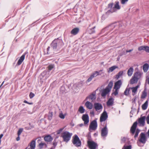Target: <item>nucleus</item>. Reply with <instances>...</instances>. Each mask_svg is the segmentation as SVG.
Wrapping results in <instances>:
<instances>
[{"instance_id":"57","label":"nucleus","mask_w":149,"mask_h":149,"mask_svg":"<svg viewBox=\"0 0 149 149\" xmlns=\"http://www.w3.org/2000/svg\"><path fill=\"white\" fill-rule=\"evenodd\" d=\"M50 47H49L47 49V51L48 52H49V49L50 48Z\"/></svg>"},{"instance_id":"51","label":"nucleus","mask_w":149,"mask_h":149,"mask_svg":"<svg viewBox=\"0 0 149 149\" xmlns=\"http://www.w3.org/2000/svg\"><path fill=\"white\" fill-rule=\"evenodd\" d=\"M24 103L28 104H32V103H29L27 101H26V100H24Z\"/></svg>"},{"instance_id":"59","label":"nucleus","mask_w":149,"mask_h":149,"mask_svg":"<svg viewBox=\"0 0 149 149\" xmlns=\"http://www.w3.org/2000/svg\"><path fill=\"white\" fill-rule=\"evenodd\" d=\"M64 88V87H61V90H62V89H63Z\"/></svg>"},{"instance_id":"58","label":"nucleus","mask_w":149,"mask_h":149,"mask_svg":"<svg viewBox=\"0 0 149 149\" xmlns=\"http://www.w3.org/2000/svg\"><path fill=\"white\" fill-rule=\"evenodd\" d=\"M79 125L80 127H81L83 125V124H81Z\"/></svg>"},{"instance_id":"4","label":"nucleus","mask_w":149,"mask_h":149,"mask_svg":"<svg viewBox=\"0 0 149 149\" xmlns=\"http://www.w3.org/2000/svg\"><path fill=\"white\" fill-rule=\"evenodd\" d=\"M141 74L139 72H136L134 74V76L132 77L130 80V84H133L136 83L138 80L141 77Z\"/></svg>"},{"instance_id":"60","label":"nucleus","mask_w":149,"mask_h":149,"mask_svg":"<svg viewBox=\"0 0 149 149\" xmlns=\"http://www.w3.org/2000/svg\"><path fill=\"white\" fill-rule=\"evenodd\" d=\"M4 83V81H3L2 82V84H2V85H3V84Z\"/></svg>"},{"instance_id":"33","label":"nucleus","mask_w":149,"mask_h":149,"mask_svg":"<svg viewBox=\"0 0 149 149\" xmlns=\"http://www.w3.org/2000/svg\"><path fill=\"white\" fill-rule=\"evenodd\" d=\"M98 75H103V77L104 76V72H103V70H99L98 71Z\"/></svg>"},{"instance_id":"12","label":"nucleus","mask_w":149,"mask_h":149,"mask_svg":"<svg viewBox=\"0 0 149 149\" xmlns=\"http://www.w3.org/2000/svg\"><path fill=\"white\" fill-rule=\"evenodd\" d=\"M98 71H95L90 76V77L88 79L87 81L89 82L91 81L92 79L94 77L98 75Z\"/></svg>"},{"instance_id":"26","label":"nucleus","mask_w":149,"mask_h":149,"mask_svg":"<svg viewBox=\"0 0 149 149\" xmlns=\"http://www.w3.org/2000/svg\"><path fill=\"white\" fill-rule=\"evenodd\" d=\"M44 139L45 141H50L53 139L52 138L50 135L45 136L44 138Z\"/></svg>"},{"instance_id":"61","label":"nucleus","mask_w":149,"mask_h":149,"mask_svg":"<svg viewBox=\"0 0 149 149\" xmlns=\"http://www.w3.org/2000/svg\"><path fill=\"white\" fill-rule=\"evenodd\" d=\"M4 83V81H3L2 82V84H2V85H3V84Z\"/></svg>"},{"instance_id":"46","label":"nucleus","mask_w":149,"mask_h":149,"mask_svg":"<svg viewBox=\"0 0 149 149\" xmlns=\"http://www.w3.org/2000/svg\"><path fill=\"white\" fill-rule=\"evenodd\" d=\"M139 133V131H138V130H137L134 136L135 137H136L138 136Z\"/></svg>"},{"instance_id":"21","label":"nucleus","mask_w":149,"mask_h":149,"mask_svg":"<svg viewBox=\"0 0 149 149\" xmlns=\"http://www.w3.org/2000/svg\"><path fill=\"white\" fill-rule=\"evenodd\" d=\"M134 72V69L132 67H130L128 70L127 74L128 76H131Z\"/></svg>"},{"instance_id":"14","label":"nucleus","mask_w":149,"mask_h":149,"mask_svg":"<svg viewBox=\"0 0 149 149\" xmlns=\"http://www.w3.org/2000/svg\"><path fill=\"white\" fill-rule=\"evenodd\" d=\"M145 116H143L139 118V123L140 125L141 126H144L145 123Z\"/></svg>"},{"instance_id":"49","label":"nucleus","mask_w":149,"mask_h":149,"mask_svg":"<svg viewBox=\"0 0 149 149\" xmlns=\"http://www.w3.org/2000/svg\"><path fill=\"white\" fill-rule=\"evenodd\" d=\"M45 143H41L39 144V146L40 148H42L43 146L44 145Z\"/></svg>"},{"instance_id":"23","label":"nucleus","mask_w":149,"mask_h":149,"mask_svg":"<svg viewBox=\"0 0 149 149\" xmlns=\"http://www.w3.org/2000/svg\"><path fill=\"white\" fill-rule=\"evenodd\" d=\"M139 87V86L137 85L135 87L130 88V89H131L132 90V92L133 93H132L133 95H135L136 93L137 92V89Z\"/></svg>"},{"instance_id":"52","label":"nucleus","mask_w":149,"mask_h":149,"mask_svg":"<svg viewBox=\"0 0 149 149\" xmlns=\"http://www.w3.org/2000/svg\"><path fill=\"white\" fill-rule=\"evenodd\" d=\"M133 50V49H130V50H126V52L127 53V52H130L131 51H132Z\"/></svg>"},{"instance_id":"64","label":"nucleus","mask_w":149,"mask_h":149,"mask_svg":"<svg viewBox=\"0 0 149 149\" xmlns=\"http://www.w3.org/2000/svg\"><path fill=\"white\" fill-rule=\"evenodd\" d=\"M1 141H0V144H1Z\"/></svg>"},{"instance_id":"28","label":"nucleus","mask_w":149,"mask_h":149,"mask_svg":"<svg viewBox=\"0 0 149 149\" xmlns=\"http://www.w3.org/2000/svg\"><path fill=\"white\" fill-rule=\"evenodd\" d=\"M123 71H120L118 74L116 75V78L117 79H118L123 75Z\"/></svg>"},{"instance_id":"24","label":"nucleus","mask_w":149,"mask_h":149,"mask_svg":"<svg viewBox=\"0 0 149 149\" xmlns=\"http://www.w3.org/2000/svg\"><path fill=\"white\" fill-rule=\"evenodd\" d=\"M149 66L148 64L146 63L143 66V70L145 72H146L148 70Z\"/></svg>"},{"instance_id":"3","label":"nucleus","mask_w":149,"mask_h":149,"mask_svg":"<svg viewBox=\"0 0 149 149\" xmlns=\"http://www.w3.org/2000/svg\"><path fill=\"white\" fill-rule=\"evenodd\" d=\"M72 135V133L68 131H65L63 132L61 137L63 138L64 141L68 142L70 140Z\"/></svg>"},{"instance_id":"8","label":"nucleus","mask_w":149,"mask_h":149,"mask_svg":"<svg viewBox=\"0 0 149 149\" xmlns=\"http://www.w3.org/2000/svg\"><path fill=\"white\" fill-rule=\"evenodd\" d=\"M97 127V123L95 120L93 121L90 123L89 128L92 130H95Z\"/></svg>"},{"instance_id":"11","label":"nucleus","mask_w":149,"mask_h":149,"mask_svg":"<svg viewBox=\"0 0 149 149\" xmlns=\"http://www.w3.org/2000/svg\"><path fill=\"white\" fill-rule=\"evenodd\" d=\"M122 84V81L119 80L115 83L114 89H119Z\"/></svg>"},{"instance_id":"9","label":"nucleus","mask_w":149,"mask_h":149,"mask_svg":"<svg viewBox=\"0 0 149 149\" xmlns=\"http://www.w3.org/2000/svg\"><path fill=\"white\" fill-rule=\"evenodd\" d=\"M108 116L107 113L106 111H104L102 113L100 118V121L101 122L105 121L107 118Z\"/></svg>"},{"instance_id":"10","label":"nucleus","mask_w":149,"mask_h":149,"mask_svg":"<svg viewBox=\"0 0 149 149\" xmlns=\"http://www.w3.org/2000/svg\"><path fill=\"white\" fill-rule=\"evenodd\" d=\"M95 92L93 93L88 96L86 98L85 100H86L88 99L91 100L92 101H93L96 98L95 95Z\"/></svg>"},{"instance_id":"36","label":"nucleus","mask_w":149,"mask_h":149,"mask_svg":"<svg viewBox=\"0 0 149 149\" xmlns=\"http://www.w3.org/2000/svg\"><path fill=\"white\" fill-rule=\"evenodd\" d=\"M95 28V26H94L93 28L90 29L89 32L90 34H91L95 32L94 29Z\"/></svg>"},{"instance_id":"47","label":"nucleus","mask_w":149,"mask_h":149,"mask_svg":"<svg viewBox=\"0 0 149 149\" xmlns=\"http://www.w3.org/2000/svg\"><path fill=\"white\" fill-rule=\"evenodd\" d=\"M146 120L147 121V124H149V115H148L146 118Z\"/></svg>"},{"instance_id":"19","label":"nucleus","mask_w":149,"mask_h":149,"mask_svg":"<svg viewBox=\"0 0 149 149\" xmlns=\"http://www.w3.org/2000/svg\"><path fill=\"white\" fill-rule=\"evenodd\" d=\"M25 56V54H23L20 58L19 59V60L17 63V65H20L22 62L24 60V59Z\"/></svg>"},{"instance_id":"31","label":"nucleus","mask_w":149,"mask_h":149,"mask_svg":"<svg viewBox=\"0 0 149 149\" xmlns=\"http://www.w3.org/2000/svg\"><path fill=\"white\" fill-rule=\"evenodd\" d=\"M78 111L81 113H82L84 112L85 110L84 107L82 106H81L79 107Z\"/></svg>"},{"instance_id":"56","label":"nucleus","mask_w":149,"mask_h":149,"mask_svg":"<svg viewBox=\"0 0 149 149\" xmlns=\"http://www.w3.org/2000/svg\"><path fill=\"white\" fill-rule=\"evenodd\" d=\"M147 133L148 137H149V129L148 130Z\"/></svg>"},{"instance_id":"2","label":"nucleus","mask_w":149,"mask_h":149,"mask_svg":"<svg viewBox=\"0 0 149 149\" xmlns=\"http://www.w3.org/2000/svg\"><path fill=\"white\" fill-rule=\"evenodd\" d=\"M113 85V82L110 81L107 86L105 89L102 90L101 91V95L103 98H105L107 95L110 91Z\"/></svg>"},{"instance_id":"22","label":"nucleus","mask_w":149,"mask_h":149,"mask_svg":"<svg viewBox=\"0 0 149 149\" xmlns=\"http://www.w3.org/2000/svg\"><path fill=\"white\" fill-rule=\"evenodd\" d=\"M118 68V67L116 65L113 66L110 68H109L107 70V72L108 73L112 72L116 69Z\"/></svg>"},{"instance_id":"62","label":"nucleus","mask_w":149,"mask_h":149,"mask_svg":"<svg viewBox=\"0 0 149 149\" xmlns=\"http://www.w3.org/2000/svg\"><path fill=\"white\" fill-rule=\"evenodd\" d=\"M2 84H1V85L0 86V88L2 86Z\"/></svg>"},{"instance_id":"48","label":"nucleus","mask_w":149,"mask_h":149,"mask_svg":"<svg viewBox=\"0 0 149 149\" xmlns=\"http://www.w3.org/2000/svg\"><path fill=\"white\" fill-rule=\"evenodd\" d=\"M113 6V3H110L108 4V8H109L111 9V8H112Z\"/></svg>"},{"instance_id":"34","label":"nucleus","mask_w":149,"mask_h":149,"mask_svg":"<svg viewBox=\"0 0 149 149\" xmlns=\"http://www.w3.org/2000/svg\"><path fill=\"white\" fill-rule=\"evenodd\" d=\"M145 46H142L139 47L138 49V50L140 51L142 50H145Z\"/></svg>"},{"instance_id":"37","label":"nucleus","mask_w":149,"mask_h":149,"mask_svg":"<svg viewBox=\"0 0 149 149\" xmlns=\"http://www.w3.org/2000/svg\"><path fill=\"white\" fill-rule=\"evenodd\" d=\"M23 130V129L22 128L19 129L17 132L18 136H20V134H21Z\"/></svg>"},{"instance_id":"50","label":"nucleus","mask_w":149,"mask_h":149,"mask_svg":"<svg viewBox=\"0 0 149 149\" xmlns=\"http://www.w3.org/2000/svg\"><path fill=\"white\" fill-rule=\"evenodd\" d=\"M126 138L124 137L122 139L121 141L123 142H124L126 141Z\"/></svg>"},{"instance_id":"41","label":"nucleus","mask_w":149,"mask_h":149,"mask_svg":"<svg viewBox=\"0 0 149 149\" xmlns=\"http://www.w3.org/2000/svg\"><path fill=\"white\" fill-rule=\"evenodd\" d=\"M64 128H61L59 130H58L57 131V134H58L60 133L61 132H62Z\"/></svg>"},{"instance_id":"29","label":"nucleus","mask_w":149,"mask_h":149,"mask_svg":"<svg viewBox=\"0 0 149 149\" xmlns=\"http://www.w3.org/2000/svg\"><path fill=\"white\" fill-rule=\"evenodd\" d=\"M148 106V101H146L145 103L142 105V108L143 110H146Z\"/></svg>"},{"instance_id":"53","label":"nucleus","mask_w":149,"mask_h":149,"mask_svg":"<svg viewBox=\"0 0 149 149\" xmlns=\"http://www.w3.org/2000/svg\"><path fill=\"white\" fill-rule=\"evenodd\" d=\"M146 82H147L148 84H149V77L146 80Z\"/></svg>"},{"instance_id":"25","label":"nucleus","mask_w":149,"mask_h":149,"mask_svg":"<svg viewBox=\"0 0 149 149\" xmlns=\"http://www.w3.org/2000/svg\"><path fill=\"white\" fill-rule=\"evenodd\" d=\"M114 99L113 98H110L107 102V104L108 106H112L113 104Z\"/></svg>"},{"instance_id":"17","label":"nucleus","mask_w":149,"mask_h":149,"mask_svg":"<svg viewBox=\"0 0 149 149\" xmlns=\"http://www.w3.org/2000/svg\"><path fill=\"white\" fill-rule=\"evenodd\" d=\"M140 139L139 141L143 143H145L146 142V137L145 134L143 133H141L140 134Z\"/></svg>"},{"instance_id":"27","label":"nucleus","mask_w":149,"mask_h":149,"mask_svg":"<svg viewBox=\"0 0 149 149\" xmlns=\"http://www.w3.org/2000/svg\"><path fill=\"white\" fill-rule=\"evenodd\" d=\"M36 146V142L35 141H32L30 143V146L31 149H34Z\"/></svg>"},{"instance_id":"7","label":"nucleus","mask_w":149,"mask_h":149,"mask_svg":"<svg viewBox=\"0 0 149 149\" xmlns=\"http://www.w3.org/2000/svg\"><path fill=\"white\" fill-rule=\"evenodd\" d=\"M82 119L84 122V125H88L89 121L88 115L86 114H83L82 116Z\"/></svg>"},{"instance_id":"38","label":"nucleus","mask_w":149,"mask_h":149,"mask_svg":"<svg viewBox=\"0 0 149 149\" xmlns=\"http://www.w3.org/2000/svg\"><path fill=\"white\" fill-rule=\"evenodd\" d=\"M132 147L130 145L127 146H124L122 149H131Z\"/></svg>"},{"instance_id":"20","label":"nucleus","mask_w":149,"mask_h":149,"mask_svg":"<svg viewBox=\"0 0 149 149\" xmlns=\"http://www.w3.org/2000/svg\"><path fill=\"white\" fill-rule=\"evenodd\" d=\"M79 31V29L78 28H76L72 30L71 33L72 34L76 35L78 33Z\"/></svg>"},{"instance_id":"1","label":"nucleus","mask_w":149,"mask_h":149,"mask_svg":"<svg viewBox=\"0 0 149 149\" xmlns=\"http://www.w3.org/2000/svg\"><path fill=\"white\" fill-rule=\"evenodd\" d=\"M63 45L62 40L57 39L54 40L51 44V48L54 51L59 49Z\"/></svg>"},{"instance_id":"30","label":"nucleus","mask_w":149,"mask_h":149,"mask_svg":"<svg viewBox=\"0 0 149 149\" xmlns=\"http://www.w3.org/2000/svg\"><path fill=\"white\" fill-rule=\"evenodd\" d=\"M147 96V93L145 90L142 92L141 98L142 99L145 98Z\"/></svg>"},{"instance_id":"5","label":"nucleus","mask_w":149,"mask_h":149,"mask_svg":"<svg viewBox=\"0 0 149 149\" xmlns=\"http://www.w3.org/2000/svg\"><path fill=\"white\" fill-rule=\"evenodd\" d=\"M72 142L74 146L77 147L80 146L81 144V141L77 135H75L73 137Z\"/></svg>"},{"instance_id":"32","label":"nucleus","mask_w":149,"mask_h":149,"mask_svg":"<svg viewBox=\"0 0 149 149\" xmlns=\"http://www.w3.org/2000/svg\"><path fill=\"white\" fill-rule=\"evenodd\" d=\"M130 91V88H126L124 92L125 95H128Z\"/></svg>"},{"instance_id":"42","label":"nucleus","mask_w":149,"mask_h":149,"mask_svg":"<svg viewBox=\"0 0 149 149\" xmlns=\"http://www.w3.org/2000/svg\"><path fill=\"white\" fill-rule=\"evenodd\" d=\"M145 50L146 52L149 53V47L146 46Z\"/></svg>"},{"instance_id":"35","label":"nucleus","mask_w":149,"mask_h":149,"mask_svg":"<svg viewBox=\"0 0 149 149\" xmlns=\"http://www.w3.org/2000/svg\"><path fill=\"white\" fill-rule=\"evenodd\" d=\"M119 2H116V3L114 7L115 8L118 9H120V7L119 5Z\"/></svg>"},{"instance_id":"43","label":"nucleus","mask_w":149,"mask_h":149,"mask_svg":"<svg viewBox=\"0 0 149 149\" xmlns=\"http://www.w3.org/2000/svg\"><path fill=\"white\" fill-rule=\"evenodd\" d=\"M35 95L32 92L30 93L29 96L30 98H32Z\"/></svg>"},{"instance_id":"55","label":"nucleus","mask_w":149,"mask_h":149,"mask_svg":"<svg viewBox=\"0 0 149 149\" xmlns=\"http://www.w3.org/2000/svg\"><path fill=\"white\" fill-rule=\"evenodd\" d=\"M3 136V134H1L0 135V141H1V139Z\"/></svg>"},{"instance_id":"44","label":"nucleus","mask_w":149,"mask_h":149,"mask_svg":"<svg viewBox=\"0 0 149 149\" xmlns=\"http://www.w3.org/2000/svg\"><path fill=\"white\" fill-rule=\"evenodd\" d=\"M115 89V91L113 93V94L115 95H117L118 93V90L119 89Z\"/></svg>"},{"instance_id":"63","label":"nucleus","mask_w":149,"mask_h":149,"mask_svg":"<svg viewBox=\"0 0 149 149\" xmlns=\"http://www.w3.org/2000/svg\"><path fill=\"white\" fill-rule=\"evenodd\" d=\"M91 113H92V114H93V112Z\"/></svg>"},{"instance_id":"18","label":"nucleus","mask_w":149,"mask_h":149,"mask_svg":"<svg viewBox=\"0 0 149 149\" xmlns=\"http://www.w3.org/2000/svg\"><path fill=\"white\" fill-rule=\"evenodd\" d=\"M85 105L86 107L89 109H91L93 108V106L92 103L88 101L86 102Z\"/></svg>"},{"instance_id":"39","label":"nucleus","mask_w":149,"mask_h":149,"mask_svg":"<svg viewBox=\"0 0 149 149\" xmlns=\"http://www.w3.org/2000/svg\"><path fill=\"white\" fill-rule=\"evenodd\" d=\"M54 67V65H49L48 67V69L50 70L52 69Z\"/></svg>"},{"instance_id":"40","label":"nucleus","mask_w":149,"mask_h":149,"mask_svg":"<svg viewBox=\"0 0 149 149\" xmlns=\"http://www.w3.org/2000/svg\"><path fill=\"white\" fill-rule=\"evenodd\" d=\"M59 116L61 118L64 119L65 118V116L62 113H60Z\"/></svg>"},{"instance_id":"16","label":"nucleus","mask_w":149,"mask_h":149,"mask_svg":"<svg viewBox=\"0 0 149 149\" xmlns=\"http://www.w3.org/2000/svg\"><path fill=\"white\" fill-rule=\"evenodd\" d=\"M137 122H134L133 124V125L132 126L130 131L131 132L134 134L135 133V130L136 129V127L137 126Z\"/></svg>"},{"instance_id":"54","label":"nucleus","mask_w":149,"mask_h":149,"mask_svg":"<svg viewBox=\"0 0 149 149\" xmlns=\"http://www.w3.org/2000/svg\"><path fill=\"white\" fill-rule=\"evenodd\" d=\"M20 140L19 136H18V137L16 138V140L19 141Z\"/></svg>"},{"instance_id":"15","label":"nucleus","mask_w":149,"mask_h":149,"mask_svg":"<svg viewBox=\"0 0 149 149\" xmlns=\"http://www.w3.org/2000/svg\"><path fill=\"white\" fill-rule=\"evenodd\" d=\"M94 108L96 111L102 109V105L99 103H95L94 104Z\"/></svg>"},{"instance_id":"13","label":"nucleus","mask_w":149,"mask_h":149,"mask_svg":"<svg viewBox=\"0 0 149 149\" xmlns=\"http://www.w3.org/2000/svg\"><path fill=\"white\" fill-rule=\"evenodd\" d=\"M108 133V130L106 126L103 128L101 130V136L104 137L106 136Z\"/></svg>"},{"instance_id":"6","label":"nucleus","mask_w":149,"mask_h":149,"mask_svg":"<svg viewBox=\"0 0 149 149\" xmlns=\"http://www.w3.org/2000/svg\"><path fill=\"white\" fill-rule=\"evenodd\" d=\"M88 144L90 149H95L97 147V143L93 141H88Z\"/></svg>"},{"instance_id":"45","label":"nucleus","mask_w":149,"mask_h":149,"mask_svg":"<svg viewBox=\"0 0 149 149\" xmlns=\"http://www.w3.org/2000/svg\"><path fill=\"white\" fill-rule=\"evenodd\" d=\"M128 1V0H122L121 1V3L123 4H125V3Z\"/></svg>"}]
</instances>
